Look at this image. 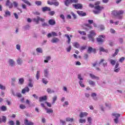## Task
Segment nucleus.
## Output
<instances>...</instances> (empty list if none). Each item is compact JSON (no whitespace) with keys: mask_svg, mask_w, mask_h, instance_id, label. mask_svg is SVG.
<instances>
[{"mask_svg":"<svg viewBox=\"0 0 125 125\" xmlns=\"http://www.w3.org/2000/svg\"><path fill=\"white\" fill-rule=\"evenodd\" d=\"M33 21L35 22L36 24H39L40 21V22H42V25L43 28L44 27H49V25L48 24L47 22H44L45 20L42 18H41L40 16H37L36 18L33 19Z\"/></svg>","mask_w":125,"mask_h":125,"instance_id":"f257e3e1","label":"nucleus"},{"mask_svg":"<svg viewBox=\"0 0 125 125\" xmlns=\"http://www.w3.org/2000/svg\"><path fill=\"white\" fill-rule=\"evenodd\" d=\"M125 14V10H114L111 12V14L115 17H117L118 19H120L121 20V19H123V14Z\"/></svg>","mask_w":125,"mask_h":125,"instance_id":"f03ea898","label":"nucleus"},{"mask_svg":"<svg viewBox=\"0 0 125 125\" xmlns=\"http://www.w3.org/2000/svg\"><path fill=\"white\" fill-rule=\"evenodd\" d=\"M100 4V1H98L95 3V9H96L97 11H93L94 14H99L100 13V11L103 9V7L99 6Z\"/></svg>","mask_w":125,"mask_h":125,"instance_id":"7ed1b4c3","label":"nucleus"},{"mask_svg":"<svg viewBox=\"0 0 125 125\" xmlns=\"http://www.w3.org/2000/svg\"><path fill=\"white\" fill-rule=\"evenodd\" d=\"M95 36V31L94 30H91L90 31V34L88 35V38L89 39V42H94L95 40L94 39V37Z\"/></svg>","mask_w":125,"mask_h":125,"instance_id":"20e7f679","label":"nucleus"},{"mask_svg":"<svg viewBox=\"0 0 125 125\" xmlns=\"http://www.w3.org/2000/svg\"><path fill=\"white\" fill-rule=\"evenodd\" d=\"M103 39H105V36L104 35H100L96 38L97 42L99 44H102L104 42V40Z\"/></svg>","mask_w":125,"mask_h":125,"instance_id":"39448f33","label":"nucleus"},{"mask_svg":"<svg viewBox=\"0 0 125 125\" xmlns=\"http://www.w3.org/2000/svg\"><path fill=\"white\" fill-rule=\"evenodd\" d=\"M43 74L44 77L47 79H48L49 77V69H48V68H45L43 70Z\"/></svg>","mask_w":125,"mask_h":125,"instance_id":"423d86ee","label":"nucleus"},{"mask_svg":"<svg viewBox=\"0 0 125 125\" xmlns=\"http://www.w3.org/2000/svg\"><path fill=\"white\" fill-rule=\"evenodd\" d=\"M8 63L9 64V66L10 67H14L15 66V61H14L13 59H9L8 61Z\"/></svg>","mask_w":125,"mask_h":125,"instance_id":"0eeeda50","label":"nucleus"},{"mask_svg":"<svg viewBox=\"0 0 125 125\" xmlns=\"http://www.w3.org/2000/svg\"><path fill=\"white\" fill-rule=\"evenodd\" d=\"M84 26H85V27H84V29L87 32L89 31V30H91V29H92V26L88 23L84 24Z\"/></svg>","mask_w":125,"mask_h":125,"instance_id":"6e6552de","label":"nucleus"},{"mask_svg":"<svg viewBox=\"0 0 125 125\" xmlns=\"http://www.w3.org/2000/svg\"><path fill=\"white\" fill-rule=\"evenodd\" d=\"M87 53H89V54H90L91 52H93V53H96V49L93 48L92 47H88L87 49Z\"/></svg>","mask_w":125,"mask_h":125,"instance_id":"1a4fd4ad","label":"nucleus"},{"mask_svg":"<svg viewBox=\"0 0 125 125\" xmlns=\"http://www.w3.org/2000/svg\"><path fill=\"white\" fill-rule=\"evenodd\" d=\"M60 42V40L58 38L54 37L51 40V42L52 43H57V42Z\"/></svg>","mask_w":125,"mask_h":125,"instance_id":"9d476101","label":"nucleus"},{"mask_svg":"<svg viewBox=\"0 0 125 125\" xmlns=\"http://www.w3.org/2000/svg\"><path fill=\"white\" fill-rule=\"evenodd\" d=\"M104 61H105V60H104V59L101 60V61H100V62L99 63V64L100 65L103 63V66H104V67H107V62H104Z\"/></svg>","mask_w":125,"mask_h":125,"instance_id":"9b49d317","label":"nucleus"},{"mask_svg":"<svg viewBox=\"0 0 125 125\" xmlns=\"http://www.w3.org/2000/svg\"><path fill=\"white\" fill-rule=\"evenodd\" d=\"M47 100V96H44L42 97H40L39 98V102H42L43 101H46Z\"/></svg>","mask_w":125,"mask_h":125,"instance_id":"f8f14e48","label":"nucleus"},{"mask_svg":"<svg viewBox=\"0 0 125 125\" xmlns=\"http://www.w3.org/2000/svg\"><path fill=\"white\" fill-rule=\"evenodd\" d=\"M73 6L75 8V9H80L83 7V5H82V4L80 3L77 4H73Z\"/></svg>","mask_w":125,"mask_h":125,"instance_id":"ddd939ff","label":"nucleus"},{"mask_svg":"<svg viewBox=\"0 0 125 125\" xmlns=\"http://www.w3.org/2000/svg\"><path fill=\"white\" fill-rule=\"evenodd\" d=\"M87 115H88V113H87V112H81L80 113L79 117H80V118H81V119H82V118L86 117L87 116Z\"/></svg>","mask_w":125,"mask_h":125,"instance_id":"4468645a","label":"nucleus"},{"mask_svg":"<svg viewBox=\"0 0 125 125\" xmlns=\"http://www.w3.org/2000/svg\"><path fill=\"white\" fill-rule=\"evenodd\" d=\"M77 13L78 14L79 16H86V13H84L82 11H77Z\"/></svg>","mask_w":125,"mask_h":125,"instance_id":"2eb2a0df","label":"nucleus"},{"mask_svg":"<svg viewBox=\"0 0 125 125\" xmlns=\"http://www.w3.org/2000/svg\"><path fill=\"white\" fill-rule=\"evenodd\" d=\"M49 25H51V26H53L56 24V22L53 19H50L48 21Z\"/></svg>","mask_w":125,"mask_h":125,"instance_id":"dca6fc26","label":"nucleus"},{"mask_svg":"<svg viewBox=\"0 0 125 125\" xmlns=\"http://www.w3.org/2000/svg\"><path fill=\"white\" fill-rule=\"evenodd\" d=\"M29 91H30V88H29V87H25L22 90L21 93H23V94H25L26 92H29Z\"/></svg>","mask_w":125,"mask_h":125,"instance_id":"f3484780","label":"nucleus"},{"mask_svg":"<svg viewBox=\"0 0 125 125\" xmlns=\"http://www.w3.org/2000/svg\"><path fill=\"white\" fill-rule=\"evenodd\" d=\"M6 5L7 6H9V8H12L13 7V5L12 3L10 2L9 1V0H7L6 3Z\"/></svg>","mask_w":125,"mask_h":125,"instance_id":"a211bd4d","label":"nucleus"},{"mask_svg":"<svg viewBox=\"0 0 125 125\" xmlns=\"http://www.w3.org/2000/svg\"><path fill=\"white\" fill-rule=\"evenodd\" d=\"M51 9H50V7H42V11L43 12H45V11H50Z\"/></svg>","mask_w":125,"mask_h":125,"instance_id":"6ab92c4d","label":"nucleus"},{"mask_svg":"<svg viewBox=\"0 0 125 125\" xmlns=\"http://www.w3.org/2000/svg\"><path fill=\"white\" fill-rule=\"evenodd\" d=\"M45 110L46 111L47 114H51L53 113V110L52 109V108L45 107Z\"/></svg>","mask_w":125,"mask_h":125,"instance_id":"aec40b11","label":"nucleus"},{"mask_svg":"<svg viewBox=\"0 0 125 125\" xmlns=\"http://www.w3.org/2000/svg\"><path fill=\"white\" fill-rule=\"evenodd\" d=\"M89 76H90V78H91V79H95V80H100L99 77L96 76L95 75H94L91 73L89 74Z\"/></svg>","mask_w":125,"mask_h":125,"instance_id":"412c9836","label":"nucleus"},{"mask_svg":"<svg viewBox=\"0 0 125 125\" xmlns=\"http://www.w3.org/2000/svg\"><path fill=\"white\" fill-rule=\"evenodd\" d=\"M24 125H34V124L32 122H29V121L27 119H25L24 121Z\"/></svg>","mask_w":125,"mask_h":125,"instance_id":"4be33fe9","label":"nucleus"},{"mask_svg":"<svg viewBox=\"0 0 125 125\" xmlns=\"http://www.w3.org/2000/svg\"><path fill=\"white\" fill-rule=\"evenodd\" d=\"M6 123V117L4 116H2V119L0 117V123Z\"/></svg>","mask_w":125,"mask_h":125,"instance_id":"5701e85b","label":"nucleus"},{"mask_svg":"<svg viewBox=\"0 0 125 125\" xmlns=\"http://www.w3.org/2000/svg\"><path fill=\"white\" fill-rule=\"evenodd\" d=\"M46 91L49 94H51V93H54L55 92V91H54V90H52L50 88H47Z\"/></svg>","mask_w":125,"mask_h":125,"instance_id":"b1692460","label":"nucleus"},{"mask_svg":"<svg viewBox=\"0 0 125 125\" xmlns=\"http://www.w3.org/2000/svg\"><path fill=\"white\" fill-rule=\"evenodd\" d=\"M70 3H72V0H65L64 1V4L66 6H69Z\"/></svg>","mask_w":125,"mask_h":125,"instance_id":"393cba45","label":"nucleus"},{"mask_svg":"<svg viewBox=\"0 0 125 125\" xmlns=\"http://www.w3.org/2000/svg\"><path fill=\"white\" fill-rule=\"evenodd\" d=\"M32 82H33V80L31 79H29V82H28V86L29 87H33V86H34V84H33V83H32Z\"/></svg>","mask_w":125,"mask_h":125,"instance_id":"a878e982","label":"nucleus"},{"mask_svg":"<svg viewBox=\"0 0 125 125\" xmlns=\"http://www.w3.org/2000/svg\"><path fill=\"white\" fill-rule=\"evenodd\" d=\"M51 59V56H47L45 57V60H44V63H48V61Z\"/></svg>","mask_w":125,"mask_h":125,"instance_id":"bb28decb","label":"nucleus"},{"mask_svg":"<svg viewBox=\"0 0 125 125\" xmlns=\"http://www.w3.org/2000/svg\"><path fill=\"white\" fill-rule=\"evenodd\" d=\"M17 62L18 65H22V63H23V61L21 58H19L17 59Z\"/></svg>","mask_w":125,"mask_h":125,"instance_id":"cd10ccee","label":"nucleus"},{"mask_svg":"<svg viewBox=\"0 0 125 125\" xmlns=\"http://www.w3.org/2000/svg\"><path fill=\"white\" fill-rule=\"evenodd\" d=\"M22 1H23L24 3L27 4V5H29V6H31L32 5V4L28 0H21Z\"/></svg>","mask_w":125,"mask_h":125,"instance_id":"c85d7f7f","label":"nucleus"},{"mask_svg":"<svg viewBox=\"0 0 125 125\" xmlns=\"http://www.w3.org/2000/svg\"><path fill=\"white\" fill-rule=\"evenodd\" d=\"M24 78H20L19 80L18 83L19 84L21 85V84H23V83H24Z\"/></svg>","mask_w":125,"mask_h":125,"instance_id":"c756f323","label":"nucleus"},{"mask_svg":"<svg viewBox=\"0 0 125 125\" xmlns=\"http://www.w3.org/2000/svg\"><path fill=\"white\" fill-rule=\"evenodd\" d=\"M53 5L58 6V5H59V2L57 1L56 0H53Z\"/></svg>","mask_w":125,"mask_h":125,"instance_id":"7c9ffc66","label":"nucleus"},{"mask_svg":"<svg viewBox=\"0 0 125 125\" xmlns=\"http://www.w3.org/2000/svg\"><path fill=\"white\" fill-rule=\"evenodd\" d=\"M65 37L68 39V41H67V43L70 44V43L71 42V38H70V36L68 34H65Z\"/></svg>","mask_w":125,"mask_h":125,"instance_id":"2f4dec72","label":"nucleus"},{"mask_svg":"<svg viewBox=\"0 0 125 125\" xmlns=\"http://www.w3.org/2000/svg\"><path fill=\"white\" fill-rule=\"evenodd\" d=\"M110 64H111V65L112 66H115V64H116V62H117L116 61H115V60H110Z\"/></svg>","mask_w":125,"mask_h":125,"instance_id":"473e14b6","label":"nucleus"},{"mask_svg":"<svg viewBox=\"0 0 125 125\" xmlns=\"http://www.w3.org/2000/svg\"><path fill=\"white\" fill-rule=\"evenodd\" d=\"M1 111H2L3 112H5L7 110V108H6V106L5 105H2L1 107Z\"/></svg>","mask_w":125,"mask_h":125,"instance_id":"72a5a7b5","label":"nucleus"},{"mask_svg":"<svg viewBox=\"0 0 125 125\" xmlns=\"http://www.w3.org/2000/svg\"><path fill=\"white\" fill-rule=\"evenodd\" d=\"M15 81H16V78H13L12 79L11 84L13 86H14V85H15Z\"/></svg>","mask_w":125,"mask_h":125,"instance_id":"f704fd0d","label":"nucleus"},{"mask_svg":"<svg viewBox=\"0 0 125 125\" xmlns=\"http://www.w3.org/2000/svg\"><path fill=\"white\" fill-rule=\"evenodd\" d=\"M42 2L41 1H39V0H37L35 1V4H36V5H37V6H40L41 5H42Z\"/></svg>","mask_w":125,"mask_h":125,"instance_id":"c9c22d12","label":"nucleus"},{"mask_svg":"<svg viewBox=\"0 0 125 125\" xmlns=\"http://www.w3.org/2000/svg\"><path fill=\"white\" fill-rule=\"evenodd\" d=\"M79 124H85L86 120L85 119H80L79 121Z\"/></svg>","mask_w":125,"mask_h":125,"instance_id":"e433bc0d","label":"nucleus"},{"mask_svg":"<svg viewBox=\"0 0 125 125\" xmlns=\"http://www.w3.org/2000/svg\"><path fill=\"white\" fill-rule=\"evenodd\" d=\"M36 51L38 53H42V49L41 47L37 48L36 49Z\"/></svg>","mask_w":125,"mask_h":125,"instance_id":"4c0bfd02","label":"nucleus"},{"mask_svg":"<svg viewBox=\"0 0 125 125\" xmlns=\"http://www.w3.org/2000/svg\"><path fill=\"white\" fill-rule=\"evenodd\" d=\"M112 116H113L114 117H115L116 118H120V117H121V114H119V113H112Z\"/></svg>","mask_w":125,"mask_h":125,"instance_id":"58836bf2","label":"nucleus"},{"mask_svg":"<svg viewBox=\"0 0 125 125\" xmlns=\"http://www.w3.org/2000/svg\"><path fill=\"white\" fill-rule=\"evenodd\" d=\"M118 53H119V49H117L115 50V53H114V54L112 55V57H115V56H116V55H117Z\"/></svg>","mask_w":125,"mask_h":125,"instance_id":"ea45409f","label":"nucleus"},{"mask_svg":"<svg viewBox=\"0 0 125 125\" xmlns=\"http://www.w3.org/2000/svg\"><path fill=\"white\" fill-rule=\"evenodd\" d=\"M73 46L75 47H76V48H79V47H80V44L77 42L73 43Z\"/></svg>","mask_w":125,"mask_h":125,"instance_id":"a19ab883","label":"nucleus"},{"mask_svg":"<svg viewBox=\"0 0 125 125\" xmlns=\"http://www.w3.org/2000/svg\"><path fill=\"white\" fill-rule=\"evenodd\" d=\"M56 100H57V96H54L53 97V102L52 104H54V103H55Z\"/></svg>","mask_w":125,"mask_h":125,"instance_id":"79ce46f5","label":"nucleus"},{"mask_svg":"<svg viewBox=\"0 0 125 125\" xmlns=\"http://www.w3.org/2000/svg\"><path fill=\"white\" fill-rule=\"evenodd\" d=\"M42 82L43 83H44L45 84H47V83H48V81L46 80L45 78H43L42 79Z\"/></svg>","mask_w":125,"mask_h":125,"instance_id":"37998d69","label":"nucleus"},{"mask_svg":"<svg viewBox=\"0 0 125 125\" xmlns=\"http://www.w3.org/2000/svg\"><path fill=\"white\" fill-rule=\"evenodd\" d=\"M79 83L81 87H85V85L83 83V81H79Z\"/></svg>","mask_w":125,"mask_h":125,"instance_id":"c03bdc74","label":"nucleus"},{"mask_svg":"<svg viewBox=\"0 0 125 125\" xmlns=\"http://www.w3.org/2000/svg\"><path fill=\"white\" fill-rule=\"evenodd\" d=\"M78 33L80 34V35H83V36H86V33H85V31H78Z\"/></svg>","mask_w":125,"mask_h":125,"instance_id":"a18cd8bd","label":"nucleus"},{"mask_svg":"<svg viewBox=\"0 0 125 125\" xmlns=\"http://www.w3.org/2000/svg\"><path fill=\"white\" fill-rule=\"evenodd\" d=\"M36 78L37 80H39V79H40V71H37Z\"/></svg>","mask_w":125,"mask_h":125,"instance_id":"49530a36","label":"nucleus"},{"mask_svg":"<svg viewBox=\"0 0 125 125\" xmlns=\"http://www.w3.org/2000/svg\"><path fill=\"white\" fill-rule=\"evenodd\" d=\"M77 78L80 81H83V78H82V75L81 74H78L77 75Z\"/></svg>","mask_w":125,"mask_h":125,"instance_id":"de8ad7c7","label":"nucleus"},{"mask_svg":"<svg viewBox=\"0 0 125 125\" xmlns=\"http://www.w3.org/2000/svg\"><path fill=\"white\" fill-rule=\"evenodd\" d=\"M71 49H72V46L71 45H69L68 47L66 48V51H67V52H70Z\"/></svg>","mask_w":125,"mask_h":125,"instance_id":"09e8293b","label":"nucleus"},{"mask_svg":"<svg viewBox=\"0 0 125 125\" xmlns=\"http://www.w3.org/2000/svg\"><path fill=\"white\" fill-rule=\"evenodd\" d=\"M88 83L90 85H95V83L91 80H89Z\"/></svg>","mask_w":125,"mask_h":125,"instance_id":"8fccbe9b","label":"nucleus"},{"mask_svg":"<svg viewBox=\"0 0 125 125\" xmlns=\"http://www.w3.org/2000/svg\"><path fill=\"white\" fill-rule=\"evenodd\" d=\"M66 122H73L74 121V119L70 118H66L65 119Z\"/></svg>","mask_w":125,"mask_h":125,"instance_id":"3c124183","label":"nucleus"},{"mask_svg":"<svg viewBox=\"0 0 125 125\" xmlns=\"http://www.w3.org/2000/svg\"><path fill=\"white\" fill-rule=\"evenodd\" d=\"M88 57H89L88 54H84L83 58L85 60H87V59H88Z\"/></svg>","mask_w":125,"mask_h":125,"instance_id":"603ef678","label":"nucleus"},{"mask_svg":"<svg viewBox=\"0 0 125 125\" xmlns=\"http://www.w3.org/2000/svg\"><path fill=\"white\" fill-rule=\"evenodd\" d=\"M8 125H15V123H14V121L11 120V121H9L8 122Z\"/></svg>","mask_w":125,"mask_h":125,"instance_id":"864d4df0","label":"nucleus"},{"mask_svg":"<svg viewBox=\"0 0 125 125\" xmlns=\"http://www.w3.org/2000/svg\"><path fill=\"white\" fill-rule=\"evenodd\" d=\"M20 109H26V106L23 104H21L20 105Z\"/></svg>","mask_w":125,"mask_h":125,"instance_id":"5fc2aeb1","label":"nucleus"},{"mask_svg":"<svg viewBox=\"0 0 125 125\" xmlns=\"http://www.w3.org/2000/svg\"><path fill=\"white\" fill-rule=\"evenodd\" d=\"M0 89L5 90V86H3L2 84H0Z\"/></svg>","mask_w":125,"mask_h":125,"instance_id":"6e6d98bb","label":"nucleus"},{"mask_svg":"<svg viewBox=\"0 0 125 125\" xmlns=\"http://www.w3.org/2000/svg\"><path fill=\"white\" fill-rule=\"evenodd\" d=\"M30 26L29 25H26L24 26V29L25 30H30Z\"/></svg>","mask_w":125,"mask_h":125,"instance_id":"4d7b16f0","label":"nucleus"},{"mask_svg":"<svg viewBox=\"0 0 125 125\" xmlns=\"http://www.w3.org/2000/svg\"><path fill=\"white\" fill-rule=\"evenodd\" d=\"M5 15L7 16H10V15H11V14L10 13V12L9 11H6L5 12Z\"/></svg>","mask_w":125,"mask_h":125,"instance_id":"13d9d810","label":"nucleus"},{"mask_svg":"<svg viewBox=\"0 0 125 125\" xmlns=\"http://www.w3.org/2000/svg\"><path fill=\"white\" fill-rule=\"evenodd\" d=\"M60 123L62 124V125H66V121L62 120H60Z\"/></svg>","mask_w":125,"mask_h":125,"instance_id":"bf43d9fd","label":"nucleus"},{"mask_svg":"<svg viewBox=\"0 0 125 125\" xmlns=\"http://www.w3.org/2000/svg\"><path fill=\"white\" fill-rule=\"evenodd\" d=\"M120 70H121V68H114V72H115V73H119V72H120Z\"/></svg>","mask_w":125,"mask_h":125,"instance_id":"052dcab7","label":"nucleus"},{"mask_svg":"<svg viewBox=\"0 0 125 125\" xmlns=\"http://www.w3.org/2000/svg\"><path fill=\"white\" fill-rule=\"evenodd\" d=\"M16 48L18 49V50L20 51V50H21V46L18 44L16 45Z\"/></svg>","mask_w":125,"mask_h":125,"instance_id":"680f3d73","label":"nucleus"},{"mask_svg":"<svg viewBox=\"0 0 125 125\" xmlns=\"http://www.w3.org/2000/svg\"><path fill=\"white\" fill-rule=\"evenodd\" d=\"M51 34L53 37H57V36H58V35H57V33H56L54 31L52 32Z\"/></svg>","mask_w":125,"mask_h":125,"instance_id":"e2e57ef3","label":"nucleus"},{"mask_svg":"<svg viewBox=\"0 0 125 125\" xmlns=\"http://www.w3.org/2000/svg\"><path fill=\"white\" fill-rule=\"evenodd\" d=\"M13 4H14V7H18V3L16 1H14L13 2Z\"/></svg>","mask_w":125,"mask_h":125,"instance_id":"0e129e2a","label":"nucleus"},{"mask_svg":"<svg viewBox=\"0 0 125 125\" xmlns=\"http://www.w3.org/2000/svg\"><path fill=\"white\" fill-rule=\"evenodd\" d=\"M87 122L89 124H91V122H92V119H91V117H88L87 118Z\"/></svg>","mask_w":125,"mask_h":125,"instance_id":"69168bd1","label":"nucleus"},{"mask_svg":"<svg viewBox=\"0 0 125 125\" xmlns=\"http://www.w3.org/2000/svg\"><path fill=\"white\" fill-rule=\"evenodd\" d=\"M49 15H51V16H53L54 14H55V11H52L49 13Z\"/></svg>","mask_w":125,"mask_h":125,"instance_id":"338daca9","label":"nucleus"},{"mask_svg":"<svg viewBox=\"0 0 125 125\" xmlns=\"http://www.w3.org/2000/svg\"><path fill=\"white\" fill-rule=\"evenodd\" d=\"M88 24H89V25H90V24H93V20H88Z\"/></svg>","mask_w":125,"mask_h":125,"instance_id":"774afa93","label":"nucleus"}]
</instances>
